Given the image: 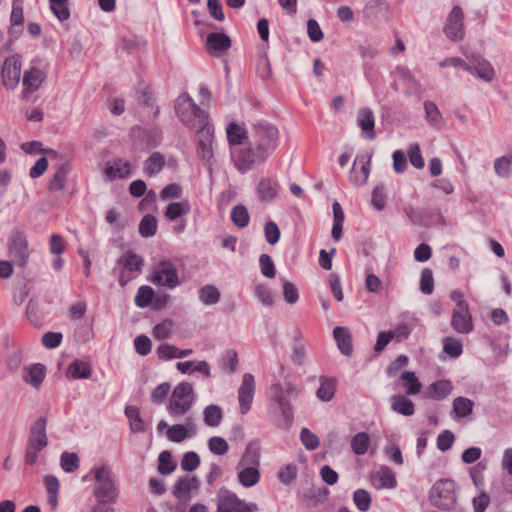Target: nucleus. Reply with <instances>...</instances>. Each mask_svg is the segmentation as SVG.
<instances>
[{"instance_id": "1a4fd4ad", "label": "nucleus", "mask_w": 512, "mask_h": 512, "mask_svg": "<svg viewBox=\"0 0 512 512\" xmlns=\"http://www.w3.org/2000/svg\"><path fill=\"white\" fill-rule=\"evenodd\" d=\"M257 510L258 505L255 502H245L229 490H220L216 512H255Z\"/></svg>"}, {"instance_id": "4468645a", "label": "nucleus", "mask_w": 512, "mask_h": 512, "mask_svg": "<svg viewBox=\"0 0 512 512\" xmlns=\"http://www.w3.org/2000/svg\"><path fill=\"white\" fill-rule=\"evenodd\" d=\"M371 155L360 154L355 157L352 169L349 174V180L354 185H364L367 182L370 173Z\"/></svg>"}, {"instance_id": "f03ea898", "label": "nucleus", "mask_w": 512, "mask_h": 512, "mask_svg": "<svg viewBox=\"0 0 512 512\" xmlns=\"http://www.w3.org/2000/svg\"><path fill=\"white\" fill-rule=\"evenodd\" d=\"M429 499L440 510L464 511L457 503L456 483L452 479L437 480L429 492Z\"/></svg>"}, {"instance_id": "8fccbe9b", "label": "nucleus", "mask_w": 512, "mask_h": 512, "mask_svg": "<svg viewBox=\"0 0 512 512\" xmlns=\"http://www.w3.org/2000/svg\"><path fill=\"white\" fill-rule=\"evenodd\" d=\"M370 444V436L367 432H358L351 440V449L356 455H364Z\"/></svg>"}, {"instance_id": "338daca9", "label": "nucleus", "mask_w": 512, "mask_h": 512, "mask_svg": "<svg viewBox=\"0 0 512 512\" xmlns=\"http://www.w3.org/2000/svg\"><path fill=\"white\" fill-rule=\"evenodd\" d=\"M300 440L307 450H315L319 447L320 441L316 434L308 428H302L300 431Z\"/></svg>"}, {"instance_id": "864d4df0", "label": "nucleus", "mask_w": 512, "mask_h": 512, "mask_svg": "<svg viewBox=\"0 0 512 512\" xmlns=\"http://www.w3.org/2000/svg\"><path fill=\"white\" fill-rule=\"evenodd\" d=\"M154 290L152 287L148 285H142L139 287L136 296H135V305L139 308L148 307L154 298Z\"/></svg>"}, {"instance_id": "ea45409f", "label": "nucleus", "mask_w": 512, "mask_h": 512, "mask_svg": "<svg viewBox=\"0 0 512 512\" xmlns=\"http://www.w3.org/2000/svg\"><path fill=\"white\" fill-rule=\"evenodd\" d=\"M223 419V411L220 406L210 404L204 408L203 420L209 427H217Z\"/></svg>"}, {"instance_id": "09e8293b", "label": "nucleus", "mask_w": 512, "mask_h": 512, "mask_svg": "<svg viewBox=\"0 0 512 512\" xmlns=\"http://www.w3.org/2000/svg\"><path fill=\"white\" fill-rule=\"evenodd\" d=\"M139 234L144 238L152 237L157 232V218L152 214H146L139 223Z\"/></svg>"}, {"instance_id": "4c0bfd02", "label": "nucleus", "mask_w": 512, "mask_h": 512, "mask_svg": "<svg viewBox=\"0 0 512 512\" xmlns=\"http://www.w3.org/2000/svg\"><path fill=\"white\" fill-rule=\"evenodd\" d=\"M191 210L190 203L187 200H182L180 202H171L167 205L165 210V217L170 221H175L176 219L187 215Z\"/></svg>"}, {"instance_id": "6e6d98bb", "label": "nucleus", "mask_w": 512, "mask_h": 512, "mask_svg": "<svg viewBox=\"0 0 512 512\" xmlns=\"http://www.w3.org/2000/svg\"><path fill=\"white\" fill-rule=\"evenodd\" d=\"M80 460L74 452H63L60 456V466L66 473H73L79 468Z\"/></svg>"}, {"instance_id": "4be33fe9", "label": "nucleus", "mask_w": 512, "mask_h": 512, "mask_svg": "<svg viewBox=\"0 0 512 512\" xmlns=\"http://www.w3.org/2000/svg\"><path fill=\"white\" fill-rule=\"evenodd\" d=\"M363 13L367 19L387 20L390 6L386 0H369L364 6Z\"/></svg>"}, {"instance_id": "f257e3e1", "label": "nucleus", "mask_w": 512, "mask_h": 512, "mask_svg": "<svg viewBox=\"0 0 512 512\" xmlns=\"http://www.w3.org/2000/svg\"><path fill=\"white\" fill-rule=\"evenodd\" d=\"M253 141L249 147L231 149V159L237 170L244 174L263 164L279 144V131L266 120L252 125Z\"/></svg>"}, {"instance_id": "69168bd1", "label": "nucleus", "mask_w": 512, "mask_h": 512, "mask_svg": "<svg viewBox=\"0 0 512 512\" xmlns=\"http://www.w3.org/2000/svg\"><path fill=\"white\" fill-rule=\"evenodd\" d=\"M297 477V466L295 464H287L283 466L278 472L279 481L289 486Z\"/></svg>"}, {"instance_id": "de8ad7c7", "label": "nucleus", "mask_w": 512, "mask_h": 512, "mask_svg": "<svg viewBox=\"0 0 512 512\" xmlns=\"http://www.w3.org/2000/svg\"><path fill=\"white\" fill-rule=\"evenodd\" d=\"M231 221L238 228L247 227L250 221L247 208L242 204L234 206L231 210Z\"/></svg>"}, {"instance_id": "49530a36", "label": "nucleus", "mask_w": 512, "mask_h": 512, "mask_svg": "<svg viewBox=\"0 0 512 512\" xmlns=\"http://www.w3.org/2000/svg\"><path fill=\"white\" fill-rule=\"evenodd\" d=\"M49 4L52 13L60 22L70 18L69 0H49Z\"/></svg>"}, {"instance_id": "603ef678", "label": "nucleus", "mask_w": 512, "mask_h": 512, "mask_svg": "<svg viewBox=\"0 0 512 512\" xmlns=\"http://www.w3.org/2000/svg\"><path fill=\"white\" fill-rule=\"evenodd\" d=\"M176 464L172 461V453L164 450L159 454L157 470L161 475L167 476L174 472Z\"/></svg>"}, {"instance_id": "37998d69", "label": "nucleus", "mask_w": 512, "mask_h": 512, "mask_svg": "<svg viewBox=\"0 0 512 512\" xmlns=\"http://www.w3.org/2000/svg\"><path fill=\"white\" fill-rule=\"evenodd\" d=\"M24 362V351L21 348L13 349L8 352L5 365L9 372L16 373L20 370Z\"/></svg>"}, {"instance_id": "aec40b11", "label": "nucleus", "mask_w": 512, "mask_h": 512, "mask_svg": "<svg viewBox=\"0 0 512 512\" xmlns=\"http://www.w3.org/2000/svg\"><path fill=\"white\" fill-rule=\"evenodd\" d=\"M466 71L485 82H491L495 76V71L490 62L482 57L471 60L467 64Z\"/></svg>"}, {"instance_id": "4d7b16f0", "label": "nucleus", "mask_w": 512, "mask_h": 512, "mask_svg": "<svg viewBox=\"0 0 512 512\" xmlns=\"http://www.w3.org/2000/svg\"><path fill=\"white\" fill-rule=\"evenodd\" d=\"M353 501L359 511L366 512L371 506V495L367 490L360 488L354 491Z\"/></svg>"}, {"instance_id": "a878e982", "label": "nucleus", "mask_w": 512, "mask_h": 512, "mask_svg": "<svg viewBox=\"0 0 512 512\" xmlns=\"http://www.w3.org/2000/svg\"><path fill=\"white\" fill-rule=\"evenodd\" d=\"M333 337L337 347L344 356H350L353 351L352 335L347 327L337 326L333 329Z\"/></svg>"}, {"instance_id": "dca6fc26", "label": "nucleus", "mask_w": 512, "mask_h": 512, "mask_svg": "<svg viewBox=\"0 0 512 512\" xmlns=\"http://www.w3.org/2000/svg\"><path fill=\"white\" fill-rule=\"evenodd\" d=\"M268 417L274 426L286 431L290 429L294 421L292 405L284 404V406H271Z\"/></svg>"}, {"instance_id": "412c9836", "label": "nucleus", "mask_w": 512, "mask_h": 512, "mask_svg": "<svg viewBox=\"0 0 512 512\" xmlns=\"http://www.w3.org/2000/svg\"><path fill=\"white\" fill-rule=\"evenodd\" d=\"M231 47V38L224 32H211L206 38L207 51L213 56H220Z\"/></svg>"}, {"instance_id": "f8f14e48", "label": "nucleus", "mask_w": 512, "mask_h": 512, "mask_svg": "<svg viewBox=\"0 0 512 512\" xmlns=\"http://www.w3.org/2000/svg\"><path fill=\"white\" fill-rule=\"evenodd\" d=\"M200 481L196 476L184 475L179 477L173 485L172 494L183 506H186L192 499L191 491L198 490Z\"/></svg>"}, {"instance_id": "7c9ffc66", "label": "nucleus", "mask_w": 512, "mask_h": 512, "mask_svg": "<svg viewBox=\"0 0 512 512\" xmlns=\"http://www.w3.org/2000/svg\"><path fill=\"white\" fill-rule=\"evenodd\" d=\"M23 22V1L13 0L12 12L10 15L11 28L9 29V34L12 38L17 39L19 37L21 30H17L15 27L22 26Z\"/></svg>"}, {"instance_id": "5fc2aeb1", "label": "nucleus", "mask_w": 512, "mask_h": 512, "mask_svg": "<svg viewBox=\"0 0 512 512\" xmlns=\"http://www.w3.org/2000/svg\"><path fill=\"white\" fill-rule=\"evenodd\" d=\"M165 160L162 154L154 152L145 162V171L148 175L158 174L164 167Z\"/></svg>"}, {"instance_id": "7ed1b4c3", "label": "nucleus", "mask_w": 512, "mask_h": 512, "mask_svg": "<svg viewBox=\"0 0 512 512\" xmlns=\"http://www.w3.org/2000/svg\"><path fill=\"white\" fill-rule=\"evenodd\" d=\"M47 419L41 416L35 420L29 429L27 445L25 449L24 462L33 466L38 460V454L48 446L46 433Z\"/></svg>"}, {"instance_id": "a211bd4d", "label": "nucleus", "mask_w": 512, "mask_h": 512, "mask_svg": "<svg viewBox=\"0 0 512 512\" xmlns=\"http://www.w3.org/2000/svg\"><path fill=\"white\" fill-rule=\"evenodd\" d=\"M197 433L196 424L191 417L186 419L184 424H175L168 428L166 435L167 438L175 443H181L186 438H192Z\"/></svg>"}, {"instance_id": "72a5a7b5", "label": "nucleus", "mask_w": 512, "mask_h": 512, "mask_svg": "<svg viewBox=\"0 0 512 512\" xmlns=\"http://www.w3.org/2000/svg\"><path fill=\"white\" fill-rule=\"evenodd\" d=\"M67 374L72 379H89L92 375V367L88 362L75 359L67 369Z\"/></svg>"}, {"instance_id": "6e6552de", "label": "nucleus", "mask_w": 512, "mask_h": 512, "mask_svg": "<svg viewBox=\"0 0 512 512\" xmlns=\"http://www.w3.org/2000/svg\"><path fill=\"white\" fill-rule=\"evenodd\" d=\"M405 215L413 225L429 228L432 225L445 223L444 217L437 208H414L407 206L404 209Z\"/></svg>"}, {"instance_id": "c03bdc74", "label": "nucleus", "mask_w": 512, "mask_h": 512, "mask_svg": "<svg viewBox=\"0 0 512 512\" xmlns=\"http://www.w3.org/2000/svg\"><path fill=\"white\" fill-rule=\"evenodd\" d=\"M188 122H181L183 125L192 130H199L209 125L208 114L202 109V114L196 113L194 110H190L187 113Z\"/></svg>"}, {"instance_id": "b1692460", "label": "nucleus", "mask_w": 512, "mask_h": 512, "mask_svg": "<svg viewBox=\"0 0 512 512\" xmlns=\"http://www.w3.org/2000/svg\"><path fill=\"white\" fill-rule=\"evenodd\" d=\"M357 123L361 129V135L367 140H374L375 133V120L373 113L368 108H362L357 113Z\"/></svg>"}, {"instance_id": "473e14b6", "label": "nucleus", "mask_w": 512, "mask_h": 512, "mask_svg": "<svg viewBox=\"0 0 512 512\" xmlns=\"http://www.w3.org/2000/svg\"><path fill=\"white\" fill-rule=\"evenodd\" d=\"M319 388L316 391L317 398L322 402H329L333 399L336 392V380L326 376H320Z\"/></svg>"}, {"instance_id": "393cba45", "label": "nucleus", "mask_w": 512, "mask_h": 512, "mask_svg": "<svg viewBox=\"0 0 512 512\" xmlns=\"http://www.w3.org/2000/svg\"><path fill=\"white\" fill-rule=\"evenodd\" d=\"M46 376V368L41 363H34L23 367V380L38 389L43 383Z\"/></svg>"}, {"instance_id": "9d476101", "label": "nucleus", "mask_w": 512, "mask_h": 512, "mask_svg": "<svg viewBox=\"0 0 512 512\" xmlns=\"http://www.w3.org/2000/svg\"><path fill=\"white\" fill-rule=\"evenodd\" d=\"M117 266L121 268L118 281L120 286L124 287L131 279L130 277H126V271L141 272L144 266V259L135 252L128 250L118 258Z\"/></svg>"}, {"instance_id": "20e7f679", "label": "nucleus", "mask_w": 512, "mask_h": 512, "mask_svg": "<svg viewBox=\"0 0 512 512\" xmlns=\"http://www.w3.org/2000/svg\"><path fill=\"white\" fill-rule=\"evenodd\" d=\"M196 395L191 383L180 382L173 390L167 406V411L173 417L186 414L193 406Z\"/></svg>"}, {"instance_id": "39448f33", "label": "nucleus", "mask_w": 512, "mask_h": 512, "mask_svg": "<svg viewBox=\"0 0 512 512\" xmlns=\"http://www.w3.org/2000/svg\"><path fill=\"white\" fill-rule=\"evenodd\" d=\"M130 135L136 150L148 152L161 144L163 133L159 127L142 129L135 126L131 128Z\"/></svg>"}, {"instance_id": "2eb2a0df", "label": "nucleus", "mask_w": 512, "mask_h": 512, "mask_svg": "<svg viewBox=\"0 0 512 512\" xmlns=\"http://www.w3.org/2000/svg\"><path fill=\"white\" fill-rule=\"evenodd\" d=\"M255 393V380L251 373H245L238 389V401L241 414L249 412Z\"/></svg>"}, {"instance_id": "a19ab883", "label": "nucleus", "mask_w": 512, "mask_h": 512, "mask_svg": "<svg viewBox=\"0 0 512 512\" xmlns=\"http://www.w3.org/2000/svg\"><path fill=\"white\" fill-rule=\"evenodd\" d=\"M400 380L402 381L403 387L406 388L405 394L416 395L420 392L422 384L412 371H405L401 374Z\"/></svg>"}, {"instance_id": "0eeeda50", "label": "nucleus", "mask_w": 512, "mask_h": 512, "mask_svg": "<svg viewBox=\"0 0 512 512\" xmlns=\"http://www.w3.org/2000/svg\"><path fill=\"white\" fill-rule=\"evenodd\" d=\"M150 281L156 286L174 289L180 285L175 264L167 259L161 260L153 269Z\"/></svg>"}, {"instance_id": "f704fd0d", "label": "nucleus", "mask_w": 512, "mask_h": 512, "mask_svg": "<svg viewBox=\"0 0 512 512\" xmlns=\"http://www.w3.org/2000/svg\"><path fill=\"white\" fill-rule=\"evenodd\" d=\"M124 413L129 420L131 432L144 433L146 431V426L144 420L140 416V410L138 407L128 405L125 407Z\"/></svg>"}, {"instance_id": "3c124183", "label": "nucleus", "mask_w": 512, "mask_h": 512, "mask_svg": "<svg viewBox=\"0 0 512 512\" xmlns=\"http://www.w3.org/2000/svg\"><path fill=\"white\" fill-rule=\"evenodd\" d=\"M220 291L213 285H205L199 290V299L205 305H214L219 302Z\"/></svg>"}, {"instance_id": "bf43d9fd", "label": "nucleus", "mask_w": 512, "mask_h": 512, "mask_svg": "<svg viewBox=\"0 0 512 512\" xmlns=\"http://www.w3.org/2000/svg\"><path fill=\"white\" fill-rule=\"evenodd\" d=\"M443 352L451 358L459 357L463 352L462 342L452 337H445L443 339Z\"/></svg>"}, {"instance_id": "e2e57ef3", "label": "nucleus", "mask_w": 512, "mask_h": 512, "mask_svg": "<svg viewBox=\"0 0 512 512\" xmlns=\"http://www.w3.org/2000/svg\"><path fill=\"white\" fill-rule=\"evenodd\" d=\"M201 463L199 455L194 451L186 452L181 459V469L185 472L195 471Z\"/></svg>"}, {"instance_id": "6ab92c4d", "label": "nucleus", "mask_w": 512, "mask_h": 512, "mask_svg": "<svg viewBox=\"0 0 512 512\" xmlns=\"http://www.w3.org/2000/svg\"><path fill=\"white\" fill-rule=\"evenodd\" d=\"M9 253L14 264L25 267L29 258L27 240L22 235L14 236L9 245Z\"/></svg>"}, {"instance_id": "cd10ccee", "label": "nucleus", "mask_w": 512, "mask_h": 512, "mask_svg": "<svg viewBox=\"0 0 512 512\" xmlns=\"http://www.w3.org/2000/svg\"><path fill=\"white\" fill-rule=\"evenodd\" d=\"M453 390V385L450 380L442 379L437 380L430 384L427 388V397L436 401L445 399Z\"/></svg>"}, {"instance_id": "680f3d73", "label": "nucleus", "mask_w": 512, "mask_h": 512, "mask_svg": "<svg viewBox=\"0 0 512 512\" xmlns=\"http://www.w3.org/2000/svg\"><path fill=\"white\" fill-rule=\"evenodd\" d=\"M376 477L380 481V485L383 488L392 489L397 486L395 474L392 469L387 466L381 468Z\"/></svg>"}, {"instance_id": "c9c22d12", "label": "nucleus", "mask_w": 512, "mask_h": 512, "mask_svg": "<svg viewBox=\"0 0 512 512\" xmlns=\"http://www.w3.org/2000/svg\"><path fill=\"white\" fill-rule=\"evenodd\" d=\"M391 409L403 416H412L415 412L413 402L400 394L391 397Z\"/></svg>"}, {"instance_id": "c756f323", "label": "nucleus", "mask_w": 512, "mask_h": 512, "mask_svg": "<svg viewBox=\"0 0 512 512\" xmlns=\"http://www.w3.org/2000/svg\"><path fill=\"white\" fill-rule=\"evenodd\" d=\"M451 327L458 333L468 334L473 330L472 315L470 312H453Z\"/></svg>"}, {"instance_id": "f3484780", "label": "nucleus", "mask_w": 512, "mask_h": 512, "mask_svg": "<svg viewBox=\"0 0 512 512\" xmlns=\"http://www.w3.org/2000/svg\"><path fill=\"white\" fill-rule=\"evenodd\" d=\"M198 137V146H197V154L198 156L206 161L207 163L213 158V137H214V127L209 124L204 128L196 130Z\"/></svg>"}, {"instance_id": "ddd939ff", "label": "nucleus", "mask_w": 512, "mask_h": 512, "mask_svg": "<svg viewBox=\"0 0 512 512\" xmlns=\"http://www.w3.org/2000/svg\"><path fill=\"white\" fill-rule=\"evenodd\" d=\"M1 75L3 85L8 89H14L20 81L21 61L19 55H13L5 59Z\"/></svg>"}, {"instance_id": "a18cd8bd", "label": "nucleus", "mask_w": 512, "mask_h": 512, "mask_svg": "<svg viewBox=\"0 0 512 512\" xmlns=\"http://www.w3.org/2000/svg\"><path fill=\"white\" fill-rule=\"evenodd\" d=\"M227 140L230 145H241L247 138V131L236 122H231L226 128Z\"/></svg>"}, {"instance_id": "79ce46f5", "label": "nucleus", "mask_w": 512, "mask_h": 512, "mask_svg": "<svg viewBox=\"0 0 512 512\" xmlns=\"http://www.w3.org/2000/svg\"><path fill=\"white\" fill-rule=\"evenodd\" d=\"M238 480L242 486L247 488L256 485L260 480L259 469L254 466L242 469L238 473Z\"/></svg>"}, {"instance_id": "13d9d810", "label": "nucleus", "mask_w": 512, "mask_h": 512, "mask_svg": "<svg viewBox=\"0 0 512 512\" xmlns=\"http://www.w3.org/2000/svg\"><path fill=\"white\" fill-rule=\"evenodd\" d=\"M387 195L384 184H378L372 191L371 204L377 211H382L385 207Z\"/></svg>"}, {"instance_id": "5701e85b", "label": "nucleus", "mask_w": 512, "mask_h": 512, "mask_svg": "<svg viewBox=\"0 0 512 512\" xmlns=\"http://www.w3.org/2000/svg\"><path fill=\"white\" fill-rule=\"evenodd\" d=\"M174 109H175V113L177 115V117L179 118L180 122H188V118H187V113L190 111V110H194L196 113H200L202 114V109L194 102V100L192 99V97L184 92V93H181L176 101H175V105H174Z\"/></svg>"}, {"instance_id": "58836bf2", "label": "nucleus", "mask_w": 512, "mask_h": 512, "mask_svg": "<svg viewBox=\"0 0 512 512\" xmlns=\"http://www.w3.org/2000/svg\"><path fill=\"white\" fill-rule=\"evenodd\" d=\"M474 402L466 397L459 396L453 400L452 413L454 418H464L472 414Z\"/></svg>"}, {"instance_id": "774afa93", "label": "nucleus", "mask_w": 512, "mask_h": 512, "mask_svg": "<svg viewBox=\"0 0 512 512\" xmlns=\"http://www.w3.org/2000/svg\"><path fill=\"white\" fill-rule=\"evenodd\" d=\"M264 235L266 241L270 245H275L280 240L281 232L278 225L274 221L270 220L264 225Z\"/></svg>"}, {"instance_id": "052dcab7", "label": "nucleus", "mask_w": 512, "mask_h": 512, "mask_svg": "<svg viewBox=\"0 0 512 512\" xmlns=\"http://www.w3.org/2000/svg\"><path fill=\"white\" fill-rule=\"evenodd\" d=\"M424 111L426 120L430 123V125L434 127L439 126L442 120V116L437 105L432 101H425Z\"/></svg>"}, {"instance_id": "0e129e2a", "label": "nucleus", "mask_w": 512, "mask_h": 512, "mask_svg": "<svg viewBox=\"0 0 512 512\" xmlns=\"http://www.w3.org/2000/svg\"><path fill=\"white\" fill-rule=\"evenodd\" d=\"M208 448L211 453L218 455V456H222L228 452L229 445L223 437L212 436L208 440Z\"/></svg>"}, {"instance_id": "9b49d317", "label": "nucleus", "mask_w": 512, "mask_h": 512, "mask_svg": "<svg viewBox=\"0 0 512 512\" xmlns=\"http://www.w3.org/2000/svg\"><path fill=\"white\" fill-rule=\"evenodd\" d=\"M463 11L459 6H454L446 19L443 32L450 40L457 42L464 38Z\"/></svg>"}, {"instance_id": "bb28decb", "label": "nucleus", "mask_w": 512, "mask_h": 512, "mask_svg": "<svg viewBox=\"0 0 512 512\" xmlns=\"http://www.w3.org/2000/svg\"><path fill=\"white\" fill-rule=\"evenodd\" d=\"M105 176L108 180L122 179L131 175V164L122 159H116L113 163H107Z\"/></svg>"}, {"instance_id": "c85d7f7f", "label": "nucleus", "mask_w": 512, "mask_h": 512, "mask_svg": "<svg viewBox=\"0 0 512 512\" xmlns=\"http://www.w3.org/2000/svg\"><path fill=\"white\" fill-rule=\"evenodd\" d=\"M256 191L261 201L271 202L278 195L279 185L272 179L261 178L258 182Z\"/></svg>"}, {"instance_id": "2f4dec72", "label": "nucleus", "mask_w": 512, "mask_h": 512, "mask_svg": "<svg viewBox=\"0 0 512 512\" xmlns=\"http://www.w3.org/2000/svg\"><path fill=\"white\" fill-rule=\"evenodd\" d=\"M46 73L37 67L25 71L23 76V86L29 91H36L46 79Z\"/></svg>"}, {"instance_id": "e433bc0d", "label": "nucleus", "mask_w": 512, "mask_h": 512, "mask_svg": "<svg viewBox=\"0 0 512 512\" xmlns=\"http://www.w3.org/2000/svg\"><path fill=\"white\" fill-rule=\"evenodd\" d=\"M70 171V164L68 162H64L57 168V171L52 176L48 183V189L51 192L60 191L65 186L66 176Z\"/></svg>"}, {"instance_id": "423d86ee", "label": "nucleus", "mask_w": 512, "mask_h": 512, "mask_svg": "<svg viewBox=\"0 0 512 512\" xmlns=\"http://www.w3.org/2000/svg\"><path fill=\"white\" fill-rule=\"evenodd\" d=\"M94 495L98 499H107L108 501H115L117 491L113 480L110 468L101 466L94 471Z\"/></svg>"}]
</instances>
